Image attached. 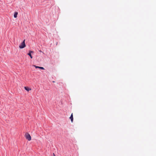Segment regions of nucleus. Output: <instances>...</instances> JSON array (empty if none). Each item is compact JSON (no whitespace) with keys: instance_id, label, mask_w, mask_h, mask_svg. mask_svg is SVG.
Wrapping results in <instances>:
<instances>
[{"instance_id":"f257e3e1","label":"nucleus","mask_w":156,"mask_h":156,"mask_svg":"<svg viewBox=\"0 0 156 156\" xmlns=\"http://www.w3.org/2000/svg\"><path fill=\"white\" fill-rule=\"evenodd\" d=\"M25 136L26 138L29 141H30L31 140V136L29 133H26L25 134Z\"/></svg>"},{"instance_id":"f03ea898","label":"nucleus","mask_w":156,"mask_h":156,"mask_svg":"<svg viewBox=\"0 0 156 156\" xmlns=\"http://www.w3.org/2000/svg\"><path fill=\"white\" fill-rule=\"evenodd\" d=\"M26 47L25 44V40H24L23 42L21 43V44L20 45L19 47L20 48H23Z\"/></svg>"},{"instance_id":"7ed1b4c3","label":"nucleus","mask_w":156,"mask_h":156,"mask_svg":"<svg viewBox=\"0 0 156 156\" xmlns=\"http://www.w3.org/2000/svg\"><path fill=\"white\" fill-rule=\"evenodd\" d=\"M34 66L36 68H39V69H42V70L44 69V68L43 67L36 66L35 65H34Z\"/></svg>"},{"instance_id":"20e7f679","label":"nucleus","mask_w":156,"mask_h":156,"mask_svg":"<svg viewBox=\"0 0 156 156\" xmlns=\"http://www.w3.org/2000/svg\"><path fill=\"white\" fill-rule=\"evenodd\" d=\"M25 89L28 91H29L30 90H31V89L28 87H24Z\"/></svg>"},{"instance_id":"39448f33","label":"nucleus","mask_w":156,"mask_h":156,"mask_svg":"<svg viewBox=\"0 0 156 156\" xmlns=\"http://www.w3.org/2000/svg\"><path fill=\"white\" fill-rule=\"evenodd\" d=\"M70 119H71V122H73V113H72L71 116L70 117Z\"/></svg>"},{"instance_id":"423d86ee","label":"nucleus","mask_w":156,"mask_h":156,"mask_svg":"<svg viewBox=\"0 0 156 156\" xmlns=\"http://www.w3.org/2000/svg\"><path fill=\"white\" fill-rule=\"evenodd\" d=\"M18 14V12H15L14 15V18H16L17 17V15Z\"/></svg>"},{"instance_id":"0eeeda50","label":"nucleus","mask_w":156,"mask_h":156,"mask_svg":"<svg viewBox=\"0 0 156 156\" xmlns=\"http://www.w3.org/2000/svg\"><path fill=\"white\" fill-rule=\"evenodd\" d=\"M27 55H29V56H30V58H33V57L32 56L31 54L30 53H28L27 54Z\"/></svg>"},{"instance_id":"6e6552de","label":"nucleus","mask_w":156,"mask_h":156,"mask_svg":"<svg viewBox=\"0 0 156 156\" xmlns=\"http://www.w3.org/2000/svg\"><path fill=\"white\" fill-rule=\"evenodd\" d=\"M34 53V51H30L29 53H30L31 54L32 53Z\"/></svg>"},{"instance_id":"1a4fd4ad","label":"nucleus","mask_w":156,"mask_h":156,"mask_svg":"<svg viewBox=\"0 0 156 156\" xmlns=\"http://www.w3.org/2000/svg\"><path fill=\"white\" fill-rule=\"evenodd\" d=\"M54 156H55L54 153H53Z\"/></svg>"}]
</instances>
